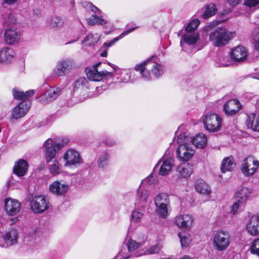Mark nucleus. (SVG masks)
<instances>
[{"mask_svg": "<svg viewBox=\"0 0 259 259\" xmlns=\"http://www.w3.org/2000/svg\"><path fill=\"white\" fill-rule=\"evenodd\" d=\"M155 58V56H152L141 64H137L135 67V70L139 71L142 77L146 80L151 79L150 71L156 78L163 73L161 65L154 61Z\"/></svg>", "mask_w": 259, "mask_h": 259, "instance_id": "1", "label": "nucleus"}, {"mask_svg": "<svg viewBox=\"0 0 259 259\" xmlns=\"http://www.w3.org/2000/svg\"><path fill=\"white\" fill-rule=\"evenodd\" d=\"M211 44L216 47L227 45L235 36V31H231L225 27H218L210 30L208 34Z\"/></svg>", "mask_w": 259, "mask_h": 259, "instance_id": "2", "label": "nucleus"}, {"mask_svg": "<svg viewBox=\"0 0 259 259\" xmlns=\"http://www.w3.org/2000/svg\"><path fill=\"white\" fill-rule=\"evenodd\" d=\"M179 147L177 150V157L182 161H189L194 155L195 151L190 143V138L180 134L178 136Z\"/></svg>", "mask_w": 259, "mask_h": 259, "instance_id": "3", "label": "nucleus"}, {"mask_svg": "<svg viewBox=\"0 0 259 259\" xmlns=\"http://www.w3.org/2000/svg\"><path fill=\"white\" fill-rule=\"evenodd\" d=\"M205 128L209 132H217L221 129L222 118L218 114L211 112H205L201 117Z\"/></svg>", "mask_w": 259, "mask_h": 259, "instance_id": "4", "label": "nucleus"}, {"mask_svg": "<svg viewBox=\"0 0 259 259\" xmlns=\"http://www.w3.org/2000/svg\"><path fill=\"white\" fill-rule=\"evenodd\" d=\"M64 145L59 139H49L44 143L45 160L49 163L55 158L57 152Z\"/></svg>", "mask_w": 259, "mask_h": 259, "instance_id": "5", "label": "nucleus"}, {"mask_svg": "<svg viewBox=\"0 0 259 259\" xmlns=\"http://www.w3.org/2000/svg\"><path fill=\"white\" fill-rule=\"evenodd\" d=\"M154 204L156 213L161 218H165L170 207L168 196L164 193L157 194L154 198Z\"/></svg>", "mask_w": 259, "mask_h": 259, "instance_id": "6", "label": "nucleus"}, {"mask_svg": "<svg viewBox=\"0 0 259 259\" xmlns=\"http://www.w3.org/2000/svg\"><path fill=\"white\" fill-rule=\"evenodd\" d=\"M31 210L36 214L42 213L50 207V202L45 195H37L32 196L29 200Z\"/></svg>", "mask_w": 259, "mask_h": 259, "instance_id": "7", "label": "nucleus"}, {"mask_svg": "<svg viewBox=\"0 0 259 259\" xmlns=\"http://www.w3.org/2000/svg\"><path fill=\"white\" fill-rule=\"evenodd\" d=\"M231 241L228 232L220 231L215 233L213 237L212 244L215 249L219 251L226 250L229 247Z\"/></svg>", "mask_w": 259, "mask_h": 259, "instance_id": "8", "label": "nucleus"}, {"mask_svg": "<svg viewBox=\"0 0 259 259\" xmlns=\"http://www.w3.org/2000/svg\"><path fill=\"white\" fill-rule=\"evenodd\" d=\"M101 64V63H98L94 65L91 68L85 69L86 75L88 78L92 81H99L103 79L111 78L113 73L106 70H99L98 67Z\"/></svg>", "mask_w": 259, "mask_h": 259, "instance_id": "9", "label": "nucleus"}, {"mask_svg": "<svg viewBox=\"0 0 259 259\" xmlns=\"http://www.w3.org/2000/svg\"><path fill=\"white\" fill-rule=\"evenodd\" d=\"M259 166V162L253 156L246 157L241 164V171L243 175L250 177L254 175Z\"/></svg>", "mask_w": 259, "mask_h": 259, "instance_id": "10", "label": "nucleus"}, {"mask_svg": "<svg viewBox=\"0 0 259 259\" xmlns=\"http://www.w3.org/2000/svg\"><path fill=\"white\" fill-rule=\"evenodd\" d=\"M75 63L73 59L67 58L57 62L54 71L57 76H63L69 73L74 67Z\"/></svg>", "mask_w": 259, "mask_h": 259, "instance_id": "11", "label": "nucleus"}, {"mask_svg": "<svg viewBox=\"0 0 259 259\" xmlns=\"http://www.w3.org/2000/svg\"><path fill=\"white\" fill-rule=\"evenodd\" d=\"M174 165V159L172 157H168L163 160H159L155 166L154 170H156V169L158 168L159 165H160L159 169V174L161 176H164L169 174Z\"/></svg>", "mask_w": 259, "mask_h": 259, "instance_id": "12", "label": "nucleus"}, {"mask_svg": "<svg viewBox=\"0 0 259 259\" xmlns=\"http://www.w3.org/2000/svg\"><path fill=\"white\" fill-rule=\"evenodd\" d=\"M69 189V185L63 180L55 181L49 185V191L54 195L62 196Z\"/></svg>", "mask_w": 259, "mask_h": 259, "instance_id": "13", "label": "nucleus"}, {"mask_svg": "<svg viewBox=\"0 0 259 259\" xmlns=\"http://www.w3.org/2000/svg\"><path fill=\"white\" fill-rule=\"evenodd\" d=\"M18 234L15 229H11L0 237V246L7 248L17 243Z\"/></svg>", "mask_w": 259, "mask_h": 259, "instance_id": "14", "label": "nucleus"}, {"mask_svg": "<svg viewBox=\"0 0 259 259\" xmlns=\"http://www.w3.org/2000/svg\"><path fill=\"white\" fill-rule=\"evenodd\" d=\"M60 93V89L50 87L39 97V101L43 104H46L55 100Z\"/></svg>", "mask_w": 259, "mask_h": 259, "instance_id": "15", "label": "nucleus"}, {"mask_svg": "<svg viewBox=\"0 0 259 259\" xmlns=\"http://www.w3.org/2000/svg\"><path fill=\"white\" fill-rule=\"evenodd\" d=\"M21 204L18 201L11 198L5 200V209L9 215H15L20 210Z\"/></svg>", "mask_w": 259, "mask_h": 259, "instance_id": "16", "label": "nucleus"}, {"mask_svg": "<svg viewBox=\"0 0 259 259\" xmlns=\"http://www.w3.org/2000/svg\"><path fill=\"white\" fill-rule=\"evenodd\" d=\"M248 56L247 49L242 46H238L233 48L230 53L231 59L236 62L244 61Z\"/></svg>", "mask_w": 259, "mask_h": 259, "instance_id": "17", "label": "nucleus"}, {"mask_svg": "<svg viewBox=\"0 0 259 259\" xmlns=\"http://www.w3.org/2000/svg\"><path fill=\"white\" fill-rule=\"evenodd\" d=\"M193 222V217L189 214H180L175 218L176 225L183 230H190Z\"/></svg>", "mask_w": 259, "mask_h": 259, "instance_id": "18", "label": "nucleus"}, {"mask_svg": "<svg viewBox=\"0 0 259 259\" xmlns=\"http://www.w3.org/2000/svg\"><path fill=\"white\" fill-rule=\"evenodd\" d=\"M30 107V103L22 102L15 106L12 111L11 119H18L25 115Z\"/></svg>", "mask_w": 259, "mask_h": 259, "instance_id": "19", "label": "nucleus"}, {"mask_svg": "<svg viewBox=\"0 0 259 259\" xmlns=\"http://www.w3.org/2000/svg\"><path fill=\"white\" fill-rule=\"evenodd\" d=\"M241 108L240 102L235 99L229 100L226 103L223 107V110L228 116H233L237 113Z\"/></svg>", "mask_w": 259, "mask_h": 259, "instance_id": "20", "label": "nucleus"}, {"mask_svg": "<svg viewBox=\"0 0 259 259\" xmlns=\"http://www.w3.org/2000/svg\"><path fill=\"white\" fill-rule=\"evenodd\" d=\"M66 160V165H75L81 162V158L79 153L74 149H69L64 155Z\"/></svg>", "mask_w": 259, "mask_h": 259, "instance_id": "21", "label": "nucleus"}, {"mask_svg": "<svg viewBox=\"0 0 259 259\" xmlns=\"http://www.w3.org/2000/svg\"><path fill=\"white\" fill-rule=\"evenodd\" d=\"M5 39L6 42L10 45L18 42L20 39L19 31L14 27L6 29L5 33Z\"/></svg>", "mask_w": 259, "mask_h": 259, "instance_id": "22", "label": "nucleus"}, {"mask_svg": "<svg viewBox=\"0 0 259 259\" xmlns=\"http://www.w3.org/2000/svg\"><path fill=\"white\" fill-rule=\"evenodd\" d=\"M246 229L252 235H259V215H254L251 217L246 225Z\"/></svg>", "mask_w": 259, "mask_h": 259, "instance_id": "23", "label": "nucleus"}, {"mask_svg": "<svg viewBox=\"0 0 259 259\" xmlns=\"http://www.w3.org/2000/svg\"><path fill=\"white\" fill-rule=\"evenodd\" d=\"M199 38V34L198 32H184L181 40L180 45L183 48V44L188 45H193L196 44Z\"/></svg>", "mask_w": 259, "mask_h": 259, "instance_id": "24", "label": "nucleus"}, {"mask_svg": "<svg viewBox=\"0 0 259 259\" xmlns=\"http://www.w3.org/2000/svg\"><path fill=\"white\" fill-rule=\"evenodd\" d=\"M15 52L11 47L3 48L0 51V63L8 64L13 59Z\"/></svg>", "mask_w": 259, "mask_h": 259, "instance_id": "25", "label": "nucleus"}, {"mask_svg": "<svg viewBox=\"0 0 259 259\" xmlns=\"http://www.w3.org/2000/svg\"><path fill=\"white\" fill-rule=\"evenodd\" d=\"M252 193V190L251 188L242 186L237 190L235 197L237 200L244 203L250 198Z\"/></svg>", "mask_w": 259, "mask_h": 259, "instance_id": "26", "label": "nucleus"}, {"mask_svg": "<svg viewBox=\"0 0 259 259\" xmlns=\"http://www.w3.org/2000/svg\"><path fill=\"white\" fill-rule=\"evenodd\" d=\"M28 164L24 159H20L15 164L13 171L18 177L24 176L27 172Z\"/></svg>", "mask_w": 259, "mask_h": 259, "instance_id": "27", "label": "nucleus"}, {"mask_svg": "<svg viewBox=\"0 0 259 259\" xmlns=\"http://www.w3.org/2000/svg\"><path fill=\"white\" fill-rule=\"evenodd\" d=\"M248 128L255 132H259V115L251 113L248 115L246 121Z\"/></svg>", "mask_w": 259, "mask_h": 259, "instance_id": "28", "label": "nucleus"}, {"mask_svg": "<svg viewBox=\"0 0 259 259\" xmlns=\"http://www.w3.org/2000/svg\"><path fill=\"white\" fill-rule=\"evenodd\" d=\"M148 196L149 193L147 190L145 189H143L142 186H140L137 190L135 204L142 207L146 203Z\"/></svg>", "mask_w": 259, "mask_h": 259, "instance_id": "29", "label": "nucleus"}, {"mask_svg": "<svg viewBox=\"0 0 259 259\" xmlns=\"http://www.w3.org/2000/svg\"><path fill=\"white\" fill-rule=\"evenodd\" d=\"M195 187L198 193L204 195L208 196L211 192L210 187L202 179L195 182Z\"/></svg>", "mask_w": 259, "mask_h": 259, "instance_id": "30", "label": "nucleus"}, {"mask_svg": "<svg viewBox=\"0 0 259 259\" xmlns=\"http://www.w3.org/2000/svg\"><path fill=\"white\" fill-rule=\"evenodd\" d=\"M63 19L60 16L53 15L48 18L47 20V25L51 28L58 29L63 26Z\"/></svg>", "mask_w": 259, "mask_h": 259, "instance_id": "31", "label": "nucleus"}, {"mask_svg": "<svg viewBox=\"0 0 259 259\" xmlns=\"http://www.w3.org/2000/svg\"><path fill=\"white\" fill-rule=\"evenodd\" d=\"M198 148H203L207 144L206 137L202 133H199L192 139L190 138V142Z\"/></svg>", "mask_w": 259, "mask_h": 259, "instance_id": "32", "label": "nucleus"}, {"mask_svg": "<svg viewBox=\"0 0 259 259\" xmlns=\"http://www.w3.org/2000/svg\"><path fill=\"white\" fill-rule=\"evenodd\" d=\"M177 172L180 177L182 178H188L193 172L192 166L189 163H183L178 167Z\"/></svg>", "mask_w": 259, "mask_h": 259, "instance_id": "33", "label": "nucleus"}, {"mask_svg": "<svg viewBox=\"0 0 259 259\" xmlns=\"http://www.w3.org/2000/svg\"><path fill=\"white\" fill-rule=\"evenodd\" d=\"M235 166V163L233 156L225 157L222 163L221 169L224 173L228 171L232 170Z\"/></svg>", "mask_w": 259, "mask_h": 259, "instance_id": "34", "label": "nucleus"}, {"mask_svg": "<svg viewBox=\"0 0 259 259\" xmlns=\"http://www.w3.org/2000/svg\"><path fill=\"white\" fill-rule=\"evenodd\" d=\"M35 93L34 90L27 91L25 92L20 91L17 89H13V94L15 99L20 100H25L31 97Z\"/></svg>", "mask_w": 259, "mask_h": 259, "instance_id": "35", "label": "nucleus"}, {"mask_svg": "<svg viewBox=\"0 0 259 259\" xmlns=\"http://www.w3.org/2000/svg\"><path fill=\"white\" fill-rule=\"evenodd\" d=\"M100 39V36L98 34H89L82 40V44H84L85 46H91L94 45Z\"/></svg>", "mask_w": 259, "mask_h": 259, "instance_id": "36", "label": "nucleus"}, {"mask_svg": "<svg viewBox=\"0 0 259 259\" xmlns=\"http://www.w3.org/2000/svg\"><path fill=\"white\" fill-rule=\"evenodd\" d=\"M136 28V27H133V28H132L131 29L126 30L123 31L119 36H118L116 37L115 38H114L113 39H112L111 40H110V41H109L108 42H105L103 46V48H104V47L108 48V47H111L112 46H113L114 44V43L115 42L117 41L120 39H121L122 37H123L124 36L127 35L130 33L132 32V31H133Z\"/></svg>", "mask_w": 259, "mask_h": 259, "instance_id": "37", "label": "nucleus"}, {"mask_svg": "<svg viewBox=\"0 0 259 259\" xmlns=\"http://www.w3.org/2000/svg\"><path fill=\"white\" fill-rule=\"evenodd\" d=\"M242 0H228L225 3L222 14L227 15L232 11V8L238 5Z\"/></svg>", "mask_w": 259, "mask_h": 259, "instance_id": "38", "label": "nucleus"}, {"mask_svg": "<svg viewBox=\"0 0 259 259\" xmlns=\"http://www.w3.org/2000/svg\"><path fill=\"white\" fill-rule=\"evenodd\" d=\"M40 235V231L39 228H36L29 233V238L27 237L26 241H29L30 243H37L39 242V238Z\"/></svg>", "mask_w": 259, "mask_h": 259, "instance_id": "39", "label": "nucleus"}, {"mask_svg": "<svg viewBox=\"0 0 259 259\" xmlns=\"http://www.w3.org/2000/svg\"><path fill=\"white\" fill-rule=\"evenodd\" d=\"M199 24L200 21L198 19H193L186 26L185 32H198L197 31V28L199 25Z\"/></svg>", "mask_w": 259, "mask_h": 259, "instance_id": "40", "label": "nucleus"}, {"mask_svg": "<svg viewBox=\"0 0 259 259\" xmlns=\"http://www.w3.org/2000/svg\"><path fill=\"white\" fill-rule=\"evenodd\" d=\"M88 24L89 25H94L96 24L104 25L107 23L106 21L103 19L101 16H97L96 14L92 15V17L87 19Z\"/></svg>", "mask_w": 259, "mask_h": 259, "instance_id": "41", "label": "nucleus"}, {"mask_svg": "<svg viewBox=\"0 0 259 259\" xmlns=\"http://www.w3.org/2000/svg\"><path fill=\"white\" fill-rule=\"evenodd\" d=\"M109 155L107 152H104L101 153L97 160L98 166L100 168L105 167L108 163Z\"/></svg>", "mask_w": 259, "mask_h": 259, "instance_id": "42", "label": "nucleus"}, {"mask_svg": "<svg viewBox=\"0 0 259 259\" xmlns=\"http://www.w3.org/2000/svg\"><path fill=\"white\" fill-rule=\"evenodd\" d=\"M144 216V211L141 208H135L132 212L131 221L135 223L141 221Z\"/></svg>", "mask_w": 259, "mask_h": 259, "instance_id": "43", "label": "nucleus"}, {"mask_svg": "<svg viewBox=\"0 0 259 259\" xmlns=\"http://www.w3.org/2000/svg\"><path fill=\"white\" fill-rule=\"evenodd\" d=\"M251 41L254 50L259 52V31L255 30L253 32Z\"/></svg>", "mask_w": 259, "mask_h": 259, "instance_id": "44", "label": "nucleus"}, {"mask_svg": "<svg viewBox=\"0 0 259 259\" xmlns=\"http://www.w3.org/2000/svg\"><path fill=\"white\" fill-rule=\"evenodd\" d=\"M50 172L53 176H56L59 175L61 172V169L59 166V163L58 161H54L53 164L49 166Z\"/></svg>", "mask_w": 259, "mask_h": 259, "instance_id": "45", "label": "nucleus"}, {"mask_svg": "<svg viewBox=\"0 0 259 259\" xmlns=\"http://www.w3.org/2000/svg\"><path fill=\"white\" fill-rule=\"evenodd\" d=\"M215 11L216 9L214 5H209L207 6L205 8V11L203 14V17L205 19L210 17L215 14Z\"/></svg>", "mask_w": 259, "mask_h": 259, "instance_id": "46", "label": "nucleus"}, {"mask_svg": "<svg viewBox=\"0 0 259 259\" xmlns=\"http://www.w3.org/2000/svg\"><path fill=\"white\" fill-rule=\"evenodd\" d=\"M157 182V179L154 176L150 175L145 179L143 180L141 183L142 185L153 186Z\"/></svg>", "mask_w": 259, "mask_h": 259, "instance_id": "47", "label": "nucleus"}, {"mask_svg": "<svg viewBox=\"0 0 259 259\" xmlns=\"http://www.w3.org/2000/svg\"><path fill=\"white\" fill-rule=\"evenodd\" d=\"M88 83V80L86 78L80 77L78 79L76 80L74 83V90L78 89H82L84 87L86 86V84Z\"/></svg>", "mask_w": 259, "mask_h": 259, "instance_id": "48", "label": "nucleus"}, {"mask_svg": "<svg viewBox=\"0 0 259 259\" xmlns=\"http://www.w3.org/2000/svg\"><path fill=\"white\" fill-rule=\"evenodd\" d=\"M250 252L252 254L259 256V238L254 239L250 246Z\"/></svg>", "mask_w": 259, "mask_h": 259, "instance_id": "49", "label": "nucleus"}, {"mask_svg": "<svg viewBox=\"0 0 259 259\" xmlns=\"http://www.w3.org/2000/svg\"><path fill=\"white\" fill-rule=\"evenodd\" d=\"M182 247H187L190 242V237L188 235H183L181 233L178 234Z\"/></svg>", "mask_w": 259, "mask_h": 259, "instance_id": "50", "label": "nucleus"}, {"mask_svg": "<svg viewBox=\"0 0 259 259\" xmlns=\"http://www.w3.org/2000/svg\"><path fill=\"white\" fill-rule=\"evenodd\" d=\"M161 246L159 244H157L154 245H153L147 249L146 252H145L144 254H151L157 253L159 250L161 249Z\"/></svg>", "mask_w": 259, "mask_h": 259, "instance_id": "51", "label": "nucleus"}, {"mask_svg": "<svg viewBox=\"0 0 259 259\" xmlns=\"http://www.w3.org/2000/svg\"><path fill=\"white\" fill-rule=\"evenodd\" d=\"M140 246V244L136 241L130 239L127 244V247L129 251H132L137 249Z\"/></svg>", "mask_w": 259, "mask_h": 259, "instance_id": "52", "label": "nucleus"}, {"mask_svg": "<svg viewBox=\"0 0 259 259\" xmlns=\"http://www.w3.org/2000/svg\"><path fill=\"white\" fill-rule=\"evenodd\" d=\"M244 202H240V201L238 200L237 202H236L234 203L232 207V210L231 212L235 214L238 211V210L242 207L243 205Z\"/></svg>", "mask_w": 259, "mask_h": 259, "instance_id": "53", "label": "nucleus"}, {"mask_svg": "<svg viewBox=\"0 0 259 259\" xmlns=\"http://www.w3.org/2000/svg\"><path fill=\"white\" fill-rule=\"evenodd\" d=\"M244 5L249 8H252L259 5V0H244Z\"/></svg>", "mask_w": 259, "mask_h": 259, "instance_id": "54", "label": "nucleus"}, {"mask_svg": "<svg viewBox=\"0 0 259 259\" xmlns=\"http://www.w3.org/2000/svg\"><path fill=\"white\" fill-rule=\"evenodd\" d=\"M87 6L92 11L95 12L97 14H100L101 11L97 7L90 3H88Z\"/></svg>", "mask_w": 259, "mask_h": 259, "instance_id": "55", "label": "nucleus"}, {"mask_svg": "<svg viewBox=\"0 0 259 259\" xmlns=\"http://www.w3.org/2000/svg\"><path fill=\"white\" fill-rule=\"evenodd\" d=\"M226 59H227L228 60L229 59L228 57H226L222 58V62H221V66L227 67V66L230 65V62L225 61Z\"/></svg>", "mask_w": 259, "mask_h": 259, "instance_id": "56", "label": "nucleus"}, {"mask_svg": "<svg viewBox=\"0 0 259 259\" xmlns=\"http://www.w3.org/2000/svg\"><path fill=\"white\" fill-rule=\"evenodd\" d=\"M131 74L129 73L125 74V76L121 78V81L122 82H127L130 80Z\"/></svg>", "mask_w": 259, "mask_h": 259, "instance_id": "57", "label": "nucleus"}, {"mask_svg": "<svg viewBox=\"0 0 259 259\" xmlns=\"http://www.w3.org/2000/svg\"><path fill=\"white\" fill-rule=\"evenodd\" d=\"M105 144L108 146H112L116 144V141L113 139H108L104 141Z\"/></svg>", "mask_w": 259, "mask_h": 259, "instance_id": "58", "label": "nucleus"}, {"mask_svg": "<svg viewBox=\"0 0 259 259\" xmlns=\"http://www.w3.org/2000/svg\"><path fill=\"white\" fill-rule=\"evenodd\" d=\"M3 1L6 4H8L9 5H11L16 3L18 0H3Z\"/></svg>", "mask_w": 259, "mask_h": 259, "instance_id": "59", "label": "nucleus"}, {"mask_svg": "<svg viewBox=\"0 0 259 259\" xmlns=\"http://www.w3.org/2000/svg\"><path fill=\"white\" fill-rule=\"evenodd\" d=\"M120 256H122V258L121 259H128L130 257V256H123L122 250L119 253L118 257H119Z\"/></svg>", "mask_w": 259, "mask_h": 259, "instance_id": "60", "label": "nucleus"}, {"mask_svg": "<svg viewBox=\"0 0 259 259\" xmlns=\"http://www.w3.org/2000/svg\"><path fill=\"white\" fill-rule=\"evenodd\" d=\"M100 56L102 57H105L107 56V50H104L103 52L101 53Z\"/></svg>", "mask_w": 259, "mask_h": 259, "instance_id": "61", "label": "nucleus"}, {"mask_svg": "<svg viewBox=\"0 0 259 259\" xmlns=\"http://www.w3.org/2000/svg\"><path fill=\"white\" fill-rule=\"evenodd\" d=\"M18 218L17 217H15L14 218H13L11 220V221L12 222V223L10 224V225H12L13 224H14L15 223H16V222L18 221Z\"/></svg>", "mask_w": 259, "mask_h": 259, "instance_id": "62", "label": "nucleus"}, {"mask_svg": "<svg viewBox=\"0 0 259 259\" xmlns=\"http://www.w3.org/2000/svg\"><path fill=\"white\" fill-rule=\"evenodd\" d=\"M180 259H192V258L189 255H184Z\"/></svg>", "mask_w": 259, "mask_h": 259, "instance_id": "63", "label": "nucleus"}, {"mask_svg": "<svg viewBox=\"0 0 259 259\" xmlns=\"http://www.w3.org/2000/svg\"><path fill=\"white\" fill-rule=\"evenodd\" d=\"M108 65H110V66H111L114 70H116V68H117L116 66L110 63H108Z\"/></svg>", "mask_w": 259, "mask_h": 259, "instance_id": "64", "label": "nucleus"}]
</instances>
